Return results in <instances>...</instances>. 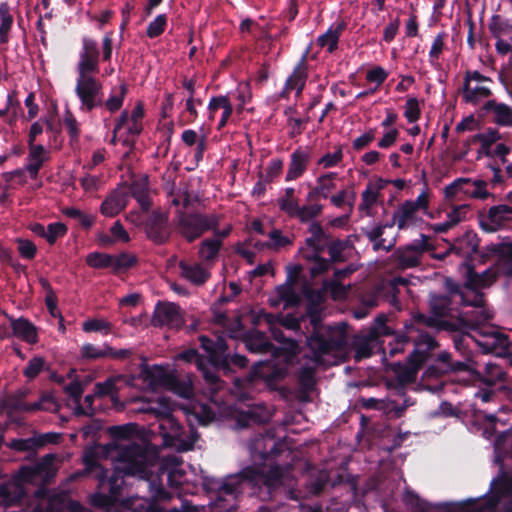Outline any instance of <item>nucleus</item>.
I'll use <instances>...</instances> for the list:
<instances>
[{"label":"nucleus","mask_w":512,"mask_h":512,"mask_svg":"<svg viewBox=\"0 0 512 512\" xmlns=\"http://www.w3.org/2000/svg\"><path fill=\"white\" fill-rule=\"evenodd\" d=\"M110 434L113 440L104 445L102 451L113 461V474L108 477L107 470L92 455L86 454L83 458L85 469L72 475L75 479L93 474L99 481L100 491L92 496L91 502L94 506L107 510L119 500L124 476H137L139 479L148 480L150 468L154 465V454L136 435V425L111 427Z\"/></svg>","instance_id":"1"},{"label":"nucleus","mask_w":512,"mask_h":512,"mask_svg":"<svg viewBox=\"0 0 512 512\" xmlns=\"http://www.w3.org/2000/svg\"><path fill=\"white\" fill-rule=\"evenodd\" d=\"M99 56L98 43L90 37H83L75 67L77 78L74 91L80 101V110L90 112L104 105L114 113L122 107L127 87L121 84L112 88L110 96L104 100L103 83L95 76L100 69Z\"/></svg>","instance_id":"2"},{"label":"nucleus","mask_w":512,"mask_h":512,"mask_svg":"<svg viewBox=\"0 0 512 512\" xmlns=\"http://www.w3.org/2000/svg\"><path fill=\"white\" fill-rule=\"evenodd\" d=\"M261 453V458L266 462L263 468L256 470L248 467L237 475H230L224 479L214 477H203V486L207 491L216 492L219 498L213 503V506H219L222 495H237L249 492L262 499L270 496L272 490L279 486H290V466L285 468L272 463V454Z\"/></svg>","instance_id":"3"},{"label":"nucleus","mask_w":512,"mask_h":512,"mask_svg":"<svg viewBox=\"0 0 512 512\" xmlns=\"http://www.w3.org/2000/svg\"><path fill=\"white\" fill-rule=\"evenodd\" d=\"M347 337L344 325L328 326L307 338L311 355L299 372V384L304 391H311L316 383L315 370L319 365L332 366L345 355Z\"/></svg>","instance_id":"4"},{"label":"nucleus","mask_w":512,"mask_h":512,"mask_svg":"<svg viewBox=\"0 0 512 512\" xmlns=\"http://www.w3.org/2000/svg\"><path fill=\"white\" fill-rule=\"evenodd\" d=\"M424 319L423 314L414 316L413 321L405 325L404 334L398 336L393 344H389L390 356L402 353L405 343L412 342L414 344V350L409 355L407 363H395L391 366L401 386L411 384L415 381L419 368L431 357V351L437 346L433 337L420 329V324Z\"/></svg>","instance_id":"5"},{"label":"nucleus","mask_w":512,"mask_h":512,"mask_svg":"<svg viewBox=\"0 0 512 512\" xmlns=\"http://www.w3.org/2000/svg\"><path fill=\"white\" fill-rule=\"evenodd\" d=\"M429 203L430 195L425 188L415 200H406L394 210L391 223L372 227L367 232V236L374 242V249L389 251L394 246L395 239L391 238L390 240H386L383 238L385 230L391 229L394 225L397 226L399 230L416 226L422 220L419 213H428Z\"/></svg>","instance_id":"6"},{"label":"nucleus","mask_w":512,"mask_h":512,"mask_svg":"<svg viewBox=\"0 0 512 512\" xmlns=\"http://www.w3.org/2000/svg\"><path fill=\"white\" fill-rule=\"evenodd\" d=\"M273 318L274 317L271 314L266 315V321L271 326V334L280 345L277 348H274L264 333L260 331H251L245 337V346L249 351L255 353L272 352L276 361L283 359L286 364L291 363L298 353L299 345L296 341L284 336L283 331L273 323Z\"/></svg>","instance_id":"7"},{"label":"nucleus","mask_w":512,"mask_h":512,"mask_svg":"<svg viewBox=\"0 0 512 512\" xmlns=\"http://www.w3.org/2000/svg\"><path fill=\"white\" fill-rule=\"evenodd\" d=\"M507 264L499 261L497 256V264L494 267H490L478 274L474 269L467 263L462 264V268L466 271L465 287L462 291L457 293L460 297L461 303L464 305H471L475 307H481L484 302L483 294L478 290L490 287L498 278L500 273L505 274L504 268ZM506 275H508L506 273Z\"/></svg>","instance_id":"8"},{"label":"nucleus","mask_w":512,"mask_h":512,"mask_svg":"<svg viewBox=\"0 0 512 512\" xmlns=\"http://www.w3.org/2000/svg\"><path fill=\"white\" fill-rule=\"evenodd\" d=\"M202 348L205 352L209 353V362L213 372L217 370H223L227 373L230 370V365L233 364L240 368L247 365V359L245 356L234 354L230 356L227 353V343L223 337H217L216 341L209 339L206 336L199 338Z\"/></svg>","instance_id":"9"},{"label":"nucleus","mask_w":512,"mask_h":512,"mask_svg":"<svg viewBox=\"0 0 512 512\" xmlns=\"http://www.w3.org/2000/svg\"><path fill=\"white\" fill-rule=\"evenodd\" d=\"M308 231L311 236L306 239L305 246L300 249V255L303 259L312 262L310 273L315 277L329 269L330 261L320 257L324 248V232L321 225L311 222Z\"/></svg>","instance_id":"10"},{"label":"nucleus","mask_w":512,"mask_h":512,"mask_svg":"<svg viewBox=\"0 0 512 512\" xmlns=\"http://www.w3.org/2000/svg\"><path fill=\"white\" fill-rule=\"evenodd\" d=\"M495 82L477 70H467L464 75L462 99L469 104L484 103L493 95Z\"/></svg>","instance_id":"11"},{"label":"nucleus","mask_w":512,"mask_h":512,"mask_svg":"<svg viewBox=\"0 0 512 512\" xmlns=\"http://www.w3.org/2000/svg\"><path fill=\"white\" fill-rule=\"evenodd\" d=\"M219 225L216 214H185L178 213V232L188 241L192 242L206 231L214 230Z\"/></svg>","instance_id":"12"},{"label":"nucleus","mask_w":512,"mask_h":512,"mask_svg":"<svg viewBox=\"0 0 512 512\" xmlns=\"http://www.w3.org/2000/svg\"><path fill=\"white\" fill-rule=\"evenodd\" d=\"M492 496L487 500L485 512H512V475L501 471L491 481Z\"/></svg>","instance_id":"13"},{"label":"nucleus","mask_w":512,"mask_h":512,"mask_svg":"<svg viewBox=\"0 0 512 512\" xmlns=\"http://www.w3.org/2000/svg\"><path fill=\"white\" fill-rule=\"evenodd\" d=\"M303 268L301 265L287 267V278L284 284L274 290V296L270 298L271 305H283L284 308L296 306L301 299L299 278Z\"/></svg>","instance_id":"14"},{"label":"nucleus","mask_w":512,"mask_h":512,"mask_svg":"<svg viewBox=\"0 0 512 512\" xmlns=\"http://www.w3.org/2000/svg\"><path fill=\"white\" fill-rule=\"evenodd\" d=\"M140 412L153 413L159 419V429L163 437L171 440L179 439L181 436V426L172 416L170 402L161 397L156 403L144 405L138 409Z\"/></svg>","instance_id":"15"},{"label":"nucleus","mask_w":512,"mask_h":512,"mask_svg":"<svg viewBox=\"0 0 512 512\" xmlns=\"http://www.w3.org/2000/svg\"><path fill=\"white\" fill-rule=\"evenodd\" d=\"M152 324L159 327L179 329L184 324V313L175 303L159 302L154 309Z\"/></svg>","instance_id":"16"},{"label":"nucleus","mask_w":512,"mask_h":512,"mask_svg":"<svg viewBox=\"0 0 512 512\" xmlns=\"http://www.w3.org/2000/svg\"><path fill=\"white\" fill-rule=\"evenodd\" d=\"M429 248L428 238L421 235L412 243L403 248H399L395 252L396 260L402 268H412L420 264L421 258L425 251Z\"/></svg>","instance_id":"17"},{"label":"nucleus","mask_w":512,"mask_h":512,"mask_svg":"<svg viewBox=\"0 0 512 512\" xmlns=\"http://www.w3.org/2000/svg\"><path fill=\"white\" fill-rule=\"evenodd\" d=\"M207 355L200 356L195 349H189L183 351L178 354V359L184 360L186 362H195L197 368L202 372L203 377L206 383L210 386V390L212 392H216L221 387V382L219 381V377L216 373L213 372L211 368V363L209 362V353L206 352Z\"/></svg>","instance_id":"18"},{"label":"nucleus","mask_w":512,"mask_h":512,"mask_svg":"<svg viewBox=\"0 0 512 512\" xmlns=\"http://www.w3.org/2000/svg\"><path fill=\"white\" fill-rule=\"evenodd\" d=\"M311 156L312 152L309 147L296 148L290 155L285 181H294L304 175L310 163Z\"/></svg>","instance_id":"19"},{"label":"nucleus","mask_w":512,"mask_h":512,"mask_svg":"<svg viewBox=\"0 0 512 512\" xmlns=\"http://www.w3.org/2000/svg\"><path fill=\"white\" fill-rule=\"evenodd\" d=\"M160 470L162 473L168 474V482L170 487L179 488L189 480L186 477V468L183 462L176 455H169L162 458Z\"/></svg>","instance_id":"20"},{"label":"nucleus","mask_w":512,"mask_h":512,"mask_svg":"<svg viewBox=\"0 0 512 512\" xmlns=\"http://www.w3.org/2000/svg\"><path fill=\"white\" fill-rule=\"evenodd\" d=\"M143 117L144 109L140 103L133 108L130 115L126 111L122 112L114 128L113 141H115L122 129H126L127 133L131 136L138 135L142 131Z\"/></svg>","instance_id":"21"},{"label":"nucleus","mask_w":512,"mask_h":512,"mask_svg":"<svg viewBox=\"0 0 512 512\" xmlns=\"http://www.w3.org/2000/svg\"><path fill=\"white\" fill-rule=\"evenodd\" d=\"M129 201V189L126 185L118 186L102 202L100 211L106 217L118 215Z\"/></svg>","instance_id":"22"},{"label":"nucleus","mask_w":512,"mask_h":512,"mask_svg":"<svg viewBox=\"0 0 512 512\" xmlns=\"http://www.w3.org/2000/svg\"><path fill=\"white\" fill-rule=\"evenodd\" d=\"M181 276L195 286L204 285L211 277V268L202 262H179Z\"/></svg>","instance_id":"23"},{"label":"nucleus","mask_w":512,"mask_h":512,"mask_svg":"<svg viewBox=\"0 0 512 512\" xmlns=\"http://www.w3.org/2000/svg\"><path fill=\"white\" fill-rule=\"evenodd\" d=\"M155 384L159 386H173L174 391L181 397L188 398L193 393V385L190 379L182 383H175L170 374L160 366H154L150 372Z\"/></svg>","instance_id":"24"},{"label":"nucleus","mask_w":512,"mask_h":512,"mask_svg":"<svg viewBox=\"0 0 512 512\" xmlns=\"http://www.w3.org/2000/svg\"><path fill=\"white\" fill-rule=\"evenodd\" d=\"M308 52V50L304 52L297 65L294 67L293 72L287 78L284 88L285 93L295 91L296 96L301 95L308 76V68L306 62Z\"/></svg>","instance_id":"25"},{"label":"nucleus","mask_w":512,"mask_h":512,"mask_svg":"<svg viewBox=\"0 0 512 512\" xmlns=\"http://www.w3.org/2000/svg\"><path fill=\"white\" fill-rule=\"evenodd\" d=\"M510 220H512V207L497 205L489 209L487 217L481 220V227L486 231L494 232Z\"/></svg>","instance_id":"26"},{"label":"nucleus","mask_w":512,"mask_h":512,"mask_svg":"<svg viewBox=\"0 0 512 512\" xmlns=\"http://www.w3.org/2000/svg\"><path fill=\"white\" fill-rule=\"evenodd\" d=\"M450 300L447 296L432 295L430 297V307L433 316H425V319L420 324V329L424 327H437L440 324V317L447 315L449 311Z\"/></svg>","instance_id":"27"},{"label":"nucleus","mask_w":512,"mask_h":512,"mask_svg":"<svg viewBox=\"0 0 512 512\" xmlns=\"http://www.w3.org/2000/svg\"><path fill=\"white\" fill-rule=\"evenodd\" d=\"M207 108L209 112L208 118L210 121L215 119L218 110H222L221 118L217 125L218 130H221L226 126L233 113L232 103L227 96L223 95L212 97Z\"/></svg>","instance_id":"28"},{"label":"nucleus","mask_w":512,"mask_h":512,"mask_svg":"<svg viewBox=\"0 0 512 512\" xmlns=\"http://www.w3.org/2000/svg\"><path fill=\"white\" fill-rule=\"evenodd\" d=\"M354 269L352 267H346L344 269L336 270L334 272V277L331 280H326L323 283V288L325 291L330 292L331 296L335 300L343 299L347 296L349 286L346 287L341 283V280L350 275Z\"/></svg>","instance_id":"29"},{"label":"nucleus","mask_w":512,"mask_h":512,"mask_svg":"<svg viewBox=\"0 0 512 512\" xmlns=\"http://www.w3.org/2000/svg\"><path fill=\"white\" fill-rule=\"evenodd\" d=\"M486 112L492 113L493 121L500 126L512 127V107L496 100H488L483 106Z\"/></svg>","instance_id":"30"},{"label":"nucleus","mask_w":512,"mask_h":512,"mask_svg":"<svg viewBox=\"0 0 512 512\" xmlns=\"http://www.w3.org/2000/svg\"><path fill=\"white\" fill-rule=\"evenodd\" d=\"M479 247V239L472 231L465 232L461 237L457 238L451 250L458 256L467 259L470 258Z\"/></svg>","instance_id":"31"},{"label":"nucleus","mask_w":512,"mask_h":512,"mask_svg":"<svg viewBox=\"0 0 512 512\" xmlns=\"http://www.w3.org/2000/svg\"><path fill=\"white\" fill-rule=\"evenodd\" d=\"M445 373L447 372L441 366L432 364L424 371L419 385L422 389L437 393L443 388L441 377Z\"/></svg>","instance_id":"32"},{"label":"nucleus","mask_w":512,"mask_h":512,"mask_svg":"<svg viewBox=\"0 0 512 512\" xmlns=\"http://www.w3.org/2000/svg\"><path fill=\"white\" fill-rule=\"evenodd\" d=\"M338 174L335 172H328L320 175L316 179L314 188L307 194V200L313 199L315 196L327 199L330 197L331 192L336 187V178Z\"/></svg>","instance_id":"33"},{"label":"nucleus","mask_w":512,"mask_h":512,"mask_svg":"<svg viewBox=\"0 0 512 512\" xmlns=\"http://www.w3.org/2000/svg\"><path fill=\"white\" fill-rule=\"evenodd\" d=\"M222 248V243L219 239L206 238L204 239L198 249V256L200 262L209 266L211 269L218 260L219 252Z\"/></svg>","instance_id":"34"},{"label":"nucleus","mask_w":512,"mask_h":512,"mask_svg":"<svg viewBox=\"0 0 512 512\" xmlns=\"http://www.w3.org/2000/svg\"><path fill=\"white\" fill-rule=\"evenodd\" d=\"M387 184L388 181L382 178H378L374 182H369L365 190L362 192L360 209L368 213L369 210L377 203L380 192Z\"/></svg>","instance_id":"35"},{"label":"nucleus","mask_w":512,"mask_h":512,"mask_svg":"<svg viewBox=\"0 0 512 512\" xmlns=\"http://www.w3.org/2000/svg\"><path fill=\"white\" fill-rule=\"evenodd\" d=\"M256 377L264 379L269 385L282 379L286 374V369L282 367H274L271 361L259 362L253 368Z\"/></svg>","instance_id":"36"},{"label":"nucleus","mask_w":512,"mask_h":512,"mask_svg":"<svg viewBox=\"0 0 512 512\" xmlns=\"http://www.w3.org/2000/svg\"><path fill=\"white\" fill-rule=\"evenodd\" d=\"M48 152L40 144H29V163L26 166L31 178H36L43 163L47 160Z\"/></svg>","instance_id":"37"},{"label":"nucleus","mask_w":512,"mask_h":512,"mask_svg":"<svg viewBox=\"0 0 512 512\" xmlns=\"http://www.w3.org/2000/svg\"><path fill=\"white\" fill-rule=\"evenodd\" d=\"M437 364L441 366L446 372L448 371H469L476 372L477 363L471 359L466 361H451V355L448 352H441L437 357Z\"/></svg>","instance_id":"38"},{"label":"nucleus","mask_w":512,"mask_h":512,"mask_svg":"<svg viewBox=\"0 0 512 512\" xmlns=\"http://www.w3.org/2000/svg\"><path fill=\"white\" fill-rule=\"evenodd\" d=\"M343 30V23L330 26L324 34L317 38V44L325 48L329 53L334 52L338 47V42Z\"/></svg>","instance_id":"39"},{"label":"nucleus","mask_w":512,"mask_h":512,"mask_svg":"<svg viewBox=\"0 0 512 512\" xmlns=\"http://www.w3.org/2000/svg\"><path fill=\"white\" fill-rule=\"evenodd\" d=\"M12 329L15 336L29 344H35L38 341L35 326L25 319H17L12 321Z\"/></svg>","instance_id":"40"},{"label":"nucleus","mask_w":512,"mask_h":512,"mask_svg":"<svg viewBox=\"0 0 512 512\" xmlns=\"http://www.w3.org/2000/svg\"><path fill=\"white\" fill-rule=\"evenodd\" d=\"M10 405L16 410L32 412L37 410L51 411L55 407V402L51 395H43L38 401L33 403H26L23 401L11 402Z\"/></svg>","instance_id":"41"},{"label":"nucleus","mask_w":512,"mask_h":512,"mask_svg":"<svg viewBox=\"0 0 512 512\" xmlns=\"http://www.w3.org/2000/svg\"><path fill=\"white\" fill-rule=\"evenodd\" d=\"M10 405L16 410L32 412L37 410L51 411L55 407V402L51 395H43L38 401L33 403H26L23 401L11 402Z\"/></svg>","instance_id":"42"},{"label":"nucleus","mask_w":512,"mask_h":512,"mask_svg":"<svg viewBox=\"0 0 512 512\" xmlns=\"http://www.w3.org/2000/svg\"><path fill=\"white\" fill-rule=\"evenodd\" d=\"M187 412L202 425H207L216 417L215 409L207 403H192Z\"/></svg>","instance_id":"43"},{"label":"nucleus","mask_w":512,"mask_h":512,"mask_svg":"<svg viewBox=\"0 0 512 512\" xmlns=\"http://www.w3.org/2000/svg\"><path fill=\"white\" fill-rule=\"evenodd\" d=\"M126 354L127 351L114 352L110 347H99L93 344H85L81 348V355L90 359H98L107 356L120 357Z\"/></svg>","instance_id":"44"},{"label":"nucleus","mask_w":512,"mask_h":512,"mask_svg":"<svg viewBox=\"0 0 512 512\" xmlns=\"http://www.w3.org/2000/svg\"><path fill=\"white\" fill-rule=\"evenodd\" d=\"M14 19L10 7L6 2L0 4V42L6 44L9 41V32Z\"/></svg>","instance_id":"45"},{"label":"nucleus","mask_w":512,"mask_h":512,"mask_svg":"<svg viewBox=\"0 0 512 512\" xmlns=\"http://www.w3.org/2000/svg\"><path fill=\"white\" fill-rule=\"evenodd\" d=\"M489 250L499 257V261L507 264L505 273L512 274V242L492 244Z\"/></svg>","instance_id":"46"},{"label":"nucleus","mask_w":512,"mask_h":512,"mask_svg":"<svg viewBox=\"0 0 512 512\" xmlns=\"http://www.w3.org/2000/svg\"><path fill=\"white\" fill-rule=\"evenodd\" d=\"M323 206L318 203L297 206L291 217L299 219L301 222H310L321 214Z\"/></svg>","instance_id":"47"},{"label":"nucleus","mask_w":512,"mask_h":512,"mask_svg":"<svg viewBox=\"0 0 512 512\" xmlns=\"http://www.w3.org/2000/svg\"><path fill=\"white\" fill-rule=\"evenodd\" d=\"M129 189V196L132 195L143 209H148L150 206L148 187L145 180H139L132 183Z\"/></svg>","instance_id":"48"},{"label":"nucleus","mask_w":512,"mask_h":512,"mask_svg":"<svg viewBox=\"0 0 512 512\" xmlns=\"http://www.w3.org/2000/svg\"><path fill=\"white\" fill-rule=\"evenodd\" d=\"M473 185L474 180L469 178H458L445 187V196L446 198H453L459 193L468 196V190L472 189Z\"/></svg>","instance_id":"49"},{"label":"nucleus","mask_w":512,"mask_h":512,"mask_svg":"<svg viewBox=\"0 0 512 512\" xmlns=\"http://www.w3.org/2000/svg\"><path fill=\"white\" fill-rule=\"evenodd\" d=\"M506 447L512 448V433L505 432L498 436L494 442L495 451V462L502 465L505 454L507 452Z\"/></svg>","instance_id":"50"},{"label":"nucleus","mask_w":512,"mask_h":512,"mask_svg":"<svg viewBox=\"0 0 512 512\" xmlns=\"http://www.w3.org/2000/svg\"><path fill=\"white\" fill-rule=\"evenodd\" d=\"M283 160L280 158H273L269 161L266 168L263 172L259 174V176L264 179V181L268 182L269 184L274 182L282 173L283 171Z\"/></svg>","instance_id":"51"},{"label":"nucleus","mask_w":512,"mask_h":512,"mask_svg":"<svg viewBox=\"0 0 512 512\" xmlns=\"http://www.w3.org/2000/svg\"><path fill=\"white\" fill-rule=\"evenodd\" d=\"M343 157V149L341 146H338L334 152H328L321 156L317 161V165L322 169L337 167L343 161Z\"/></svg>","instance_id":"52"},{"label":"nucleus","mask_w":512,"mask_h":512,"mask_svg":"<svg viewBox=\"0 0 512 512\" xmlns=\"http://www.w3.org/2000/svg\"><path fill=\"white\" fill-rule=\"evenodd\" d=\"M295 189L292 187H287L284 190V196L281 197L278 201L279 207L282 211L287 213L289 216L295 211L297 208L298 201L295 198Z\"/></svg>","instance_id":"53"},{"label":"nucleus","mask_w":512,"mask_h":512,"mask_svg":"<svg viewBox=\"0 0 512 512\" xmlns=\"http://www.w3.org/2000/svg\"><path fill=\"white\" fill-rule=\"evenodd\" d=\"M489 30L492 36L496 39H502L503 36L509 34L512 30V26L505 20H502L499 16H493L489 24Z\"/></svg>","instance_id":"54"},{"label":"nucleus","mask_w":512,"mask_h":512,"mask_svg":"<svg viewBox=\"0 0 512 512\" xmlns=\"http://www.w3.org/2000/svg\"><path fill=\"white\" fill-rule=\"evenodd\" d=\"M82 329L85 332H100L105 335L111 332V324L101 318L88 319L82 324Z\"/></svg>","instance_id":"55"},{"label":"nucleus","mask_w":512,"mask_h":512,"mask_svg":"<svg viewBox=\"0 0 512 512\" xmlns=\"http://www.w3.org/2000/svg\"><path fill=\"white\" fill-rule=\"evenodd\" d=\"M445 37H446V34L444 32H441L436 35V37L434 38V40L432 42V45H431V48L429 51V62L433 66H437L439 64V58H440V55L443 52L444 46H445V42H444Z\"/></svg>","instance_id":"56"},{"label":"nucleus","mask_w":512,"mask_h":512,"mask_svg":"<svg viewBox=\"0 0 512 512\" xmlns=\"http://www.w3.org/2000/svg\"><path fill=\"white\" fill-rule=\"evenodd\" d=\"M112 255L105 253H90L86 257V263L92 268H110L111 269Z\"/></svg>","instance_id":"57"},{"label":"nucleus","mask_w":512,"mask_h":512,"mask_svg":"<svg viewBox=\"0 0 512 512\" xmlns=\"http://www.w3.org/2000/svg\"><path fill=\"white\" fill-rule=\"evenodd\" d=\"M504 371L495 363L487 362L485 364V376L484 382L489 385H493L496 382L504 380Z\"/></svg>","instance_id":"58"},{"label":"nucleus","mask_w":512,"mask_h":512,"mask_svg":"<svg viewBox=\"0 0 512 512\" xmlns=\"http://www.w3.org/2000/svg\"><path fill=\"white\" fill-rule=\"evenodd\" d=\"M467 340L474 341L484 353L493 352L498 342L497 335L494 332L483 335V340L476 339L475 336H468Z\"/></svg>","instance_id":"59"},{"label":"nucleus","mask_w":512,"mask_h":512,"mask_svg":"<svg viewBox=\"0 0 512 512\" xmlns=\"http://www.w3.org/2000/svg\"><path fill=\"white\" fill-rule=\"evenodd\" d=\"M388 72L381 66H375L370 69L366 74V80L369 83H374L375 87L371 89V92H376L382 83L387 79Z\"/></svg>","instance_id":"60"},{"label":"nucleus","mask_w":512,"mask_h":512,"mask_svg":"<svg viewBox=\"0 0 512 512\" xmlns=\"http://www.w3.org/2000/svg\"><path fill=\"white\" fill-rule=\"evenodd\" d=\"M167 17L165 14L158 15L153 21H151L147 27L146 35L149 38H156L160 36L166 28Z\"/></svg>","instance_id":"61"},{"label":"nucleus","mask_w":512,"mask_h":512,"mask_svg":"<svg viewBox=\"0 0 512 512\" xmlns=\"http://www.w3.org/2000/svg\"><path fill=\"white\" fill-rule=\"evenodd\" d=\"M67 233V227L61 222L50 223L47 226L45 239L49 244H54L56 240Z\"/></svg>","instance_id":"62"},{"label":"nucleus","mask_w":512,"mask_h":512,"mask_svg":"<svg viewBox=\"0 0 512 512\" xmlns=\"http://www.w3.org/2000/svg\"><path fill=\"white\" fill-rule=\"evenodd\" d=\"M135 262V258L129 254H120L117 256L112 255L111 269L118 272L123 269L131 267Z\"/></svg>","instance_id":"63"},{"label":"nucleus","mask_w":512,"mask_h":512,"mask_svg":"<svg viewBox=\"0 0 512 512\" xmlns=\"http://www.w3.org/2000/svg\"><path fill=\"white\" fill-rule=\"evenodd\" d=\"M469 211V206L466 204L454 206L447 214V220L454 227L458 223L466 219V215Z\"/></svg>","instance_id":"64"}]
</instances>
